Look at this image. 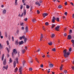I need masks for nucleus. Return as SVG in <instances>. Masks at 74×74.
I'll return each instance as SVG.
<instances>
[{"mask_svg": "<svg viewBox=\"0 0 74 74\" xmlns=\"http://www.w3.org/2000/svg\"><path fill=\"white\" fill-rule=\"evenodd\" d=\"M63 53H64V56L66 58H68V57H69V56L70 55V52L69 51L67 52V50L66 49L64 50L63 51Z\"/></svg>", "mask_w": 74, "mask_h": 74, "instance_id": "obj_1", "label": "nucleus"}, {"mask_svg": "<svg viewBox=\"0 0 74 74\" xmlns=\"http://www.w3.org/2000/svg\"><path fill=\"white\" fill-rule=\"evenodd\" d=\"M18 58H16L15 59V61H14L13 63V65L14 68L16 66V64L18 63Z\"/></svg>", "mask_w": 74, "mask_h": 74, "instance_id": "obj_2", "label": "nucleus"}, {"mask_svg": "<svg viewBox=\"0 0 74 74\" xmlns=\"http://www.w3.org/2000/svg\"><path fill=\"white\" fill-rule=\"evenodd\" d=\"M17 51H16V49H13V52L12 53V56L13 57L14 56V54H16V53H17Z\"/></svg>", "mask_w": 74, "mask_h": 74, "instance_id": "obj_3", "label": "nucleus"}, {"mask_svg": "<svg viewBox=\"0 0 74 74\" xmlns=\"http://www.w3.org/2000/svg\"><path fill=\"white\" fill-rule=\"evenodd\" d=\"M60 27V26L59 25H58L57 26V27H56L55 30H56V31H59V28Z\"/></svg>", "mask_w": 74, "mask_h": 74, "instance_id": "obj_4", "label": "nucleus"}, {"mask_svg": "<svg viewBox=\"0 0 74 74\" xmlns=\"http://www.w3.org/2000/svg\"><path fill=\"white\" fill-rule=\"evenodd\" d=\"M48 16V13H44L42 14V16L44 18H45L46 16Z\"/></svg>", "mask_w": 74, "mask_h": 74, "instance_id": "obj_5", "label": "nucleus"}, {"mask_svg": "<svg viewBox=\"0 0 74 74\" xmlns=\"http://www.w3.org/2000/svg\"><path fill=\"white\" fill-rule=\"evenodd\" d=\"M7 12V10L5 9H3L2 10V13L3 14H5Z\"/></svg>", "mask_w": 74, "mask_h": 74, "instance_id": "obj_6", "label": "nucleus"}, {"mask_svg": "<svg viewBox=\"0 0 74 74\" xmlns=\"http://www.w3.org/2000/svg\"><path fill=\"white\" fill-rule=\"evenodd\" d=\"M25 38V36H22L20 37L19 38V39H20V40H22V38H23V39H24Z\"/></svg>", "mask_w": 74, "mask_h": 74, "instance_id": "obj_7", "label": "nucleus"}, {"mask_svg": "<svg viewBox=\"0 0 74 74\" xmlns=\"http://www.w3.org/2000/svg\"><path fill=\"white\" fill-rule=\"evenodd\" d=\"M23 15L24 16H25L26 14V10H24L23 11Z\"/></svg>", "mask_w": 74, "mask_h": 74, "instance_id": "obj_8", "label": "nucleus"}, {"mask_svg": "<svg viewBox=\"0 0 74 74\" xmlns=\"http://www.w3.org/2000/svg\"><path fill=\"white\" fill-rule=\"evenodd\" d=\"M55 20H56V18H55V17H53L52 19V22L54 23L55 22Z\"/></svg>", "mask_w": 74, "mask_h": 74, "instance_id": "obj_9", "label": "nucleus"}, {"mask_svg": "<svg viewBox=\"0 0 74 74\" xmlns=\"http://www.w3.org/2000/svg\"><path fill=\"white\" fill-rule=\"evenodd\" d=\"M42 38H43V35H42V34H41L40 40L42 41Z\"/></svg>", "mask_w": 74, "mask_h": 74, "instance_id": "obj_10", "label": "nucleus"}, {"mask_svg": "<svg viewBox=\"0 0 74 74\" xmlns=\"http://www.w3.org/2000/svg\"><path fill=\"white\" fill-rule=\"evenodd\" d=\"M24 42H23V41H21V42H18V44L19 45H22V44H23Z\"/></svg>", "mask_w": 74, "mask_h": 74, "instance_id": "obj_11", "label": "nucleus"}, {"mask_svg": "<svg viewBox=\"0 0 74 74\" xmlns=\"http://www.w3.org/2000/svg\"><path fill=\"white\" fill-rule=\"evenodd\" d=\"M22 70H23V68H22V67L21 66L19 68V72H22Z\"/></svg>", "mask_w": 74, "mask_h": 74, "instance_id": "obj_12", "label": "nucleus"}, {"mask_svg": "<svg viewBox=\"0 0 74 74\" xmlns=\"http://www.w3.org/2000/svg\"><path fill=\"white\" fill-rule=\"evenodd\" d=\"M35 4H36V5H38L39 6H40V3H39L38 1H37L35 2Z\"/></svg>", "mask_w": 74, "mask_h": 74, "instance_id": "obj_13", "label": "nucleus"}, {"mask_svg": "<svg viewBox=\"0 0 74 74\" xmlns=\"http://www.w3.org/2000/svg\"><path fill=\"white\" fill-rule=\"evenodd\" d=\"M71 42L72 43V46L73 47H74V40H72L71 41Z\"/></svg>", "mask_w": 74, "mask_h": 74, "instance_id": "obj_14", "label": "nucleus"}, {"mask_svg": "<svg viewBox=\"0 0 74 74\" xmlns=\"http://www.w3.org/2000/svg\"><path fill=\"white\" fill-rule=\"evenodd\" d=\"M8 67V65H7L6 66H3V69H5V70H7Z\"/></svg>", "mask_w": 74, "mask_h": 74, "instance_id": "obj_15", "label": "nucleus"}, {"mask_svg": "<svg viewBox=\"0 0 74 74\" xmlns=\"http://www.w3.org/2000/svg\"><path fill=\"white\" fill-rule=\"evenodd\" d=\"M49 67H50L52 68V67H53V64H49Z\"/></svg>", "mask_w": 74, "mask_h": 74, "instance_id": "obj_16", "label": "nucleus"}, {"mask_svg": "<svg viewBox=\"0 0 74 74\" xmlns=\"http://www.w3.org/2000/svg\"><path fill=\"white\" fill-rule=\"evenodd\" d=\"M17 1H18V0H15V2L14 3V5H18V3H17Z\"/></svg>", "mask_w": 74, "mask_h": 74, "instance_id": "obj_17", "label": "nucleus"}, {"mask_svg": "<svg viewBox=\"0 0 74 74\" xmlns=\"http://www.w3.org/2000/svg\"><path fill=\"white\" fill-rule=\"evenodd\" d=\"M32 21L33 23H36V19L34 18L32 19Z\"/></svg>", "mask_w": 74, "mask_h": 74, "instance_id": "obj_18", "label": "nucleus"}, {"mask_svg": "<svg viewBox=\"0 0 74 74\" xmlns=\"http://www.w3.org/2000/svg\"><path fill=\"white\" fill-rule=\"evenodd\" d=\"M25 32H28V27H26L25 29Z\"/></svg>", "mask_w": 74, "mask_h": 74, "instance_id": "obj_19", "label": "nucleus"}, {"mask_svg": "<svg viewBox=\"0 0 74 74\" xmlns=\"http://www.w3.org/2000/svg\"><path fill=\"white\" fill-rule=\"evenodd\" d=\"M68 39L69 40H70V39H71V36L70 35H69L68 36Z\"/></svg>", "mask_w": 74, "mask_h": 74, "instance_id": "obj_20", "label": "nucleus"}, {"mask_svg": "<svg viewBox=\"0 0 74 74\" xmlns=\"http://www.w3.org/2000/svg\"><path fill=\"white\" fill-rule=\"evenodd\" d=\"M3 64L4 65H5V64H6V60L5 59L4 60L3 62Z\"/></svg>", "mask_w": 74, "mask_h": 74, "instance_id": "obj_21", "label": "nucleus"}, {"mask_svg": "<svg viewBox=\"0 0 74 74\" xmlns=\"http://www.w3.org/2000/svg\"><path fill=\"white\" fill-rule=\"evenodd\" d=\"M4 54H3L2 56L1 60H3V59H4Z\"/></svg>", "mask_w": 74, "mask_h": 74, "instance_id": "obj_22", "label": "nucleus"}, {"mask_svg": "<svg viewBox=\"0 0 74 74\" xmlns=\"http://www.w3.org/2000/svg\"><path fill=\"white\" fill-rule=\"evenodd\" d=\"M26 51V50L25 49H24L22 50V52L23 53H24L25 52V51Z\"/></svg>", "mask_w": 74, "mask_h": 74, "instance_id": "obj_23", "label": "nucleus"}, {"mask_svg": "<svg viewBox=\"0 0 74 74\" xmlns=\"http://www.w3.org/2000/svg\"><path fill=\"white\" fill-rule=\"evenodd\" d=\"M55 25L54 24H52L51 28L52 29V28H53V27H55Z\"/></svg>", "mask_w": 74, "mask_h": 74, "instance_id": "obj_24", "label": "nucleus"}, {"mask_svg": "<svg viewBox=\"0 0 74 74\" xmlns=\"http://www.w3.org/2000/svg\"><path fill=\"white\" fill-rule=\"evenodd\" d=\"M57 22H59V18L57 17L56 18V19Z\"/></svg>", "mask_w": 74, "mask_h": 74, "instance_id": "obj_25", "label": "nucleus"}, {"mask_svg": "<svg viewBox=\"0 0 74 74\" xmlns=\"http://www.w3.org/2000/svg\"><path fill=\"white\" fill-rule=\"evenodd\" d=\"M15 44L16 45H18V40H16L15 42Z\"/></svg>", "mask_w": 74, "mask_h": 74, "instance_id": "obj_26", "label": "nucleus"}, {"mask_svg": "<svg viewBox=\"0 0 74 74\" xmlns=\"http://www.w3.org/2000/svg\"><path fill=\"white\" fill-rule=\"evenodd\" d=\"M54 36H55V34H53L51 35V37L52 38H53V37H54Z\"/></svg>", "mask_w": 74, "mask_h": 74, "instance_id": "obj_27", "label": "nucleus"}, {"mask_svg": "<svg viewBox=\"0 0 74 74\" xmlns=\"http://www.w3.org/2000/svg\"><path fill=\"white\" fill-rule=\"evenodd\" d=\"M25 61L24 60L22 62L23 64V66H24V65H25Z\"/></svg>", "mask_w": 74, "mask_h": 74, "instance_id": "obj_28", "label": "nucleus"}, {"mask_svg": "<svg viewBox=\"0 0 74 74\" xmlns=\"http://www.w3.org/2000/svg\"><path fill=\"white\" fill-rule=\"evenodd\" d=\"M23 39H24L25 43H26V41H27V38H24Z\"/></svg>", "mask_w": 74, "mask_h": 74, "instance_id": "obj_29", "label": "nucleus"}, {"mask_svg": "<svg viewBox=\"0 0 74 74\" xmlns=\"http://www.w3.org/2000/svg\"><path fill=\"white\" fill-rule=\"evenodd\" d=\"M48 44L49 45H52V42H51L49 43Z\"/></svg>", "mask_w": 74, "mask_h": 74, "instance_id": "obj_30", "label": "nucleus"}, {"mask_svg": "<svg viewBox=\"0 0 74 74\" xmlns=\"http://www.w3.org/2000/svg\"><path fill=\"white\" fill-rule=\"evenodd\" d=\"M3 45H1V44H0V49H2L3 48Z\"/></svg>", "mask_w": 74, "mask_h": 74, "instance_id": "obj_31", "label": "nucleus"}, {"mask_svg": "<svg viewBox=\"0 0 74 74\" xmlns=\"http://www.w3.org/2000/svg\"><path fill=\"white\" fill-rule=\"evenodd\" d=\"M26 7L27 8V9H28L30 8V6H29L28 5H26Z\"/></svg>", "mask_w": 74, "mask_h": 74, "instance_id": "obj_32", "label": "nucleus"}, {"mask_svg": "<svg viewBox=\"0 0 74 74\" xmlns=\"http://www.w3.org/2000/svg\"><path fill=\"white\" fill-rule=\"evenodd\" d=\"M9 61L10 62V63H12V60L11 59V58H10Z\"/></svg>", "mask_w": 74, "mask_h": 74, "instance_id": "obj_33", "label": "nucleus"}, {"mask_svg": "<svg viewBox=\"0 0 74 74\" xmlns=\"http://www.w3.org/2000/svg\"><path fill=\"white\" fill-rule=\"evenodd\" d=\"M18 68H17V67H16V68L15 69V72H17V71H18Z\"/></svg>", "mask_w": 74, "mask_h": 74, "instance_id": "obj_34", "label": "nucleus"}, {"mask_svg": "<svg viewBox=\"0 0 74 74\" xmlns=\"http://www.w3.org/2000/svg\"><path fill=\"white\" fill-rule=\"evenodd\" d=\"M45 25H46V26H48V25H49V23H48V22H46L45 23Z\"/></svg>", "mask_w": 74, "mask_h": 74, "instance_id": "obj_35", "label": "nucleus"}, {"mask_svg": "<svg viewBox=\"0 0 74 74\" xmlns=\"http://www.w3.org/2000/svg\"><path fill=\"white\" fill-rule=\"evenodd\" d=\"M29 71H32L33 70V69L32 68H29Z\"/></svg>", "mask_w": 74, "mask_h": 74, "instance_id": "obj_36", "label": "nucleus"}, {"mask_svg": "<svg viewBox=\"0 0 74 74\" xmlns=\"http://www.w3.org/2000/svg\"><path fill=\"white\" fill-rule=\"evenodd\" d=\"M8 34H7V33H5V36L6 37H7Z\"/></svg>", "mask_w": 74, "mask_h": 74, "instance_id": "obj_37", "label": "nucleus"}, {"mask_svg": "<svg viewBox=\"0 0 74 74\" xmlns=\"http://www.w3.org/2000/svg\"><path fill=\"white\" fill-rule=\"evenodd\" d=\"M6 43L8 45H9V42H8V40H7L6 41Z\"/></svg>", "mask_w": 74, "mask_h": 74, "instance_id": "obj_38", "label": "nucleus"}, {"mask_svg": "<svg viewBox=\"0 0 74 74\" xmlns=\"http://www.w3.org/2000/svg\"><path fill=\"white\" fill-rule=\"evenodd\" d=\"M23 8V5H21L20 6V9L21 10H22Z\"/></svg>", "mask_w": 74, "mask_h": 74, "instance_id": "obj_39", "label": "nucleus"}, {"mask_svg": "<svg viewBox=\"0 0 74 74\" xmlns=\"http://www.w3.org/2000/svg\"><path fill=\"white\" fill-rule=\"evenodd\" d=\"M64 73H67V70H65L64 71Z\"/></svg>", "mask_w": 74, "mask_h": 74, "instance_id": "obj_40", "label": "nucleus"}, {"mask_svg": "<svg viewBox=\"0 0 74 74\" xmlns=\"http://www.w3.org/2000/svg\"><path fill=\"white\" fill-rule=\"evenodd\" d=\"M6 49H7V50L8 51V53H9V50L8 49V47H6Z\"/></svg>", "mask_w": 74, "mask_h": 74, "instance_id": "obj_41", "label": "nucleus"}, {"mask_svg": "<svg viewBox=\"0 0 74 74\" xmlns=\"http://www.w3.org/2000/svg\"><path fill=\"white\" fill-rule=\"evenodd\" d=\"M35 60H36V61L37 62L39 63V62H38V60H37V58H35Z\"/></svg>", "mask_w": 74, "mask_h": 74, "instance_id": "obj_42", "label": "nucleus"}, {"mask_svg": "<svg viewBox=\"0 0 74 74\" xmlns=\"http://www.w3.org/2000/svg\"><path fill=\"white\" fill-rule=\"evenodd\" d=\"M40 50H41V49H38V50L36 51V52H39L40 51Z\"/></svg>", "mask_w": 74, "mask_h": 74, "instance_id": "obj_43", "label": "nucleus"}, {"mask_svg": "<svg viewBox=\"0 0 74 74\" xmlns=\"http://www.w3.org/2000/svg\"><path fill=\"white\" fill-rule=\"evenodd\" d=\"M30 8V11H32V10H33V7H31Z\"/></svg>", "mask_w": 74, "mask_h": 74, "instance_id": "obj_44", "label": "nucleus"}, {"mask_svg": "<svg viewBox=\"0 0 74 74\" xmlns=\"http://www.w3.org/2000/svg\"><path fill=\"white\" fill-rule=\"evenodd\" d=\"M52 51H56V49H55V48H53L52 49Z\"/></svg>", "mask_w": 74, "mask_h": 74, "instance_id": "obj_45", "label": "nucleus"}, {"mask_svg": "<svg viewBox=\"0 0 74 74\" xmlns=\"http://www.w3.org/2000/svg\"><path fill=\"white\" fill-rule=\"evenodd\" d=\"M19 32V29H18L16 31V33H18Z\"/></svg>", "mask_w": 74, "mask_h": 74, "instance_id": "obj_46", "label": "nucleus"}, {"mask_svg": "<svg viewBox=\"0 0 74 74\" xmlns=\"http://www.w3.org/2000/svg\"><path fill=\"white\" fill-rule=\"evenodd\" d=\"M58 8H62V6H61V5H60L58 6Z\"/></svg>", "mask_w": 74, "mask_h": 74, "instance_id": "obj_47", "label": "nucleus"}, {"mask_svg": "<svg viewBox=\"0 0 74 74\" xmlns=\"http://www.w3.org/2000/svg\"><path fill=\"white\" fill-rule=\"evenodd\" d=\"M29 63H30V64H33V62H32V61H30L29 62Z\"/></svg>", "mask_w": 74, "mask_h": 74, "instance_id": "obj_48", "label": "nucleus"}, {"mask_svg": "<svg viewBox=\"0 0 74 74\" xmlns=\"http://www.w3.org/2000/svg\"><path fill=\"white\" fill-rule=\"evenodd\" d=\"M64 36H65V37H66L67 36V34H66V33H65L64 34Z\"/></svg>", "mask_w": 74, "mask_h": 74, "instance_id": "obj_49", "label": "nucleus"}, {"mask_svg": "<svg viewBox=\"0 0 74 74\" xmlns=\"http://www.w3.org/2000/svg\"><path fill=\"white\" fill-rule=\"evenodd\" d=\"M24 15H23V13H22V14L20 16V17H22V16H23Z\"/></svg>", "mask_w": 74, "mask_h": 74, "instance_id": "obj_50", "label": "nucleus"}, {"mask_svg": "<svg viewBox=\"0 0 74 74\" xmlns=\"http://www.w3.org/2000/svg\"><path fill=\"white\" fill-rule=\"evenodd\" d=\"M23 23H20V25L21 26H23Z\"/></svg>", "mask_w": 74, "mask_h": 74, "instance_id": "obj_51", "label": "nucleus"}, {"mask_svg": "<svg viewBox=\"0 0 74 74\" xmlns=\"http://www.w3.org/2000/svg\"><path fill=\"white\" fill-rule=\"evenodd\" d=\"M69 52H71V48H70L69 49Z\"/></svg>", "mask_w": 74, "mask_h": 74, "instance_id": "obj_52", "label": "nucleus"}, {"mask_svg": "<svg viewBox=\"0 0 74 74\" xmlns=\"http://www.w3.org/2000/svg\"><path fill=\"white\" fill-rule=\"evenodd\" d=\"M27 18H26L24 19V21H27Z\"/></svg>", "mask_w": 74, "mask_h": 74, "instance_id": "obj_53", "label": "nucleus"}, {"mask_svg": "<svg viewBox=\"0 0 74 74\" xmlns=\"http://www.w3.org/2000/svg\"><path fill=\"white\" fill-rule=\"evenodd\" d=\"M71 4L72 5H73V6H74V4H73V3L71 2Z\"/></svg>", "mask_w": 74, "mask_h": 74, "instance_id": "obj_54", "label": "nucleus"}, {"mask_svg": "<svg viewBox=\"0 0 74 74\" xmlns=\"http://www.w3.org/2000/svg\"><path fill=\"white\" fill-rule=\"evenodd\" d=\"M67 12H65L64 13V15H65L67 16Z\"/></svg>", "mask_w": 74, "mask_h": 74, "instance_id": "obj_55", "label": "nucleus"}, {"mask_svg": "<svg viewBox=\"0 0 74 74\" xmlns=\"http://www.w3.org/2000/svg\"><path fill=\"white\" fill-rule=\"evenodd\" d=\"M25 49L26 50H27V47L26 46L25 47Z\"/></svg>", "mask_w": 74, "mask_h": 74, "instance_id": "obj_56", "label": "nucleus"}, {"mask_svg": "<svg viewBox=\"0 0 74 74\" xmlns=\"http://www.w3.org/2000/svg\"><path fill=\"white\" fill-rule=\"evenodd\" d=\"M24 29H25V28H24V27H21V29H22V30H24Z\"/></svg>", "mask_w": 74, "mask_h": 74, "instance_id": "obj_57", "label": "nucleus"}, {"mask_svg": "<svg viewBox=\"0 0 74 74\" xmlns=\"http://www.w3.org/2000/svg\"><path fill=\"white\" fill-rule=\"evenodd\" d=\"M44 67V66H43V65L42 64L40 65V67H41V68H42Z\"/></svg>", "mask_w": 74, "mask_h": 74, "instance_id": "obj_58", "label": "nucleus"}, {"mask_svg": "<svg viewBox=\"0 0 74 74\" xmlns=\"http://www.w3.org/2000/svg\"><path fill=\"white\" fill-rule=\"evenodd\" d=\"M37 14H40V11H39L38 10L37 11Z\"/></svg>", "mask_w": 74, "mask_h": 74, "instance_id": "obj_59", "label": "nucleus"}, {"mask_svg": "<svg viewBox=\"0 0 74 74\" xmlns=\"http://www.w3.org/2000/svg\"><path fill=\"white\" fill-rule=\"evenodd\" d=\"M67 4V2H66L65 3V5H66Z\"/></svg>", "mask_w": 74, "mask_h": 74, "instance_id": "obj_60", "label": "nucleus"}, {"mask_svg": "<svg viewBox=\"0 0 74 74\" xmlns=\"http://www.w3.org/2000/svg\"><path fill=\"white\" fill-rule=\"evenodd\" d=\"M47 58H49V57H50V56L49 55H47Z\"/></svg>", "mask_w": 74, "mask_h": 74, "instance_id": "obj_61", "label": "nucleus"}, {"mask_svg": "<svg viewBox=\"0 0 74 74\" xmlns=\"http://www.w3.org/2000/svg\"><path fill=\"white\" fill-rule=\"evenodd\" d=\"M71 68L73 70H74V66H72Z\"/></svg>", "mask_w": 74, "mask_h": 74, "instance_id": "obj_62", "label": "nucleus"}, {"mask_svg": "<svg viewBox=\"0 0 74 74\" xmlns=\"http://www.w3.org/2000/svg\"><path fill=\"white\" fill-rule=\"evenodd\" d=\"M43 29L44 31H45V28H44V27H43Z\"/></svg>", "mask_w": 74, "mask_h": 74, "instance_id": "obj_63", "label": "nucleus"}, {"mask_svg": "<svg viewBox=\"0 0 74 74\" xmlns=\"http://www.w3.org/2000/svg\"><path fill=\"white\" fill-rule=\"evenodd\" d=\"M72 18H74V14H73L72 16Z\"/></svg>", "mask_w": 74, "mask_h": 74, "instance_id": "obj_64", "label": "nucleus"}]
</instances>
